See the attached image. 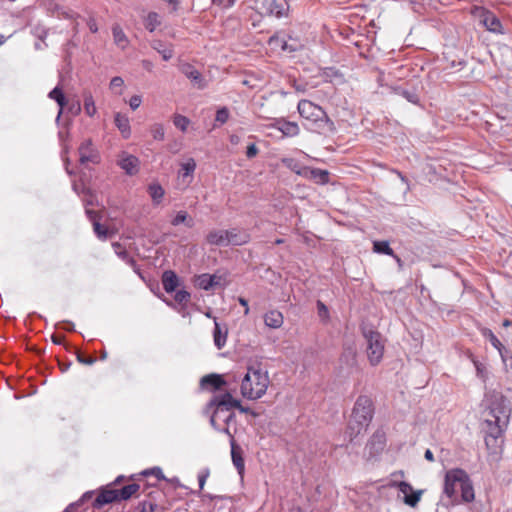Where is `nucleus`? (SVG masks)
<instances>
[{
    "label": "nucleus",
    "instance_id": "nucleus-49",
    "mask_svg": "<svg viewBox=\"0 0 512 512\" xmlns=\"http://www.w3.org/2000/svg\"><path fill=\"white\" fill-rule=\"evenodd\" d=\"M473 363L475 365V368H476V372H477V375L479 377H481L482 379H485V367L483 366V364H481L479 361L477 360H473Z\"/></svg>",
    "mask_w": 512,
    "mask_h": 512
},
{
    "label": "nucleus",
    "instance_id": "nucleus-15",
    "mask_svg": "<svg viewBox=\"0 0 512 512\" xmlns=\"http://www.w3.org/2000/svg\"><path fill=\"white\" fill-rule=\"evenodd\" d=\"M117 164L126 172V174L132 176L138 173L140 161L136 156L127 152H122L119 155Z\"/></svg>",
    "mask_w": 512,
    "mask_h": 512
},
{
    "label": "nucleus",
    "instance_id": "nucleus-35",
    "mask_svg": "<svg viewBox=\"0 0 512 512\" xmlns=\"http://www.w3.org/2000/svg\"><path fill=\"white\" fill-rule=\"evenodd\" d=\"M83 98H84V111L85 113L89 116V117H93L96 112H97V108H96V105H95V102H94V98L91 94V92L89 91H86L83 93Z\"/></svg>",
    "mask_w": 512,
    "mask_h": 512
},
{
    "label": "nucleus",
    "instance_id": "nucleus-10",
    "mask_svg": "<svg viewBox=\"0 0 512 512\" xmlns=\"http://www.w3.org/2000/svg\"><path fill=\"white\" fill-rule=\"evenodd\" d=\"M122 480L123 476H119L112 484L102 488L93 502V507L95 509H101L106 504L118 502L117 489L113 488V486L118 485Z\"/></svg>",
    "mask_w": 512,
    "mask_h": 512
},
{
    "label": "nucleus",
    "instance_id": "nucleus-25",
    "mask_svg": "<svg viewBox=\"0 0 512 512\" xmlns=\"http://www.w3.org/2000/svg\"><path fill=\"white\" fill-rule=\"evenodd\" d=\"M206 241L210 245L227 246V232L222 229H214L206 235Z\"/></svg>",
    "mask_w": 512,
    "mask_h": 512
},
{
    "label": "nucleus",
    "instance_id": "nucleus-3",
    "mask_svg": "<svg viewBox=\"0 0 512 512\" xmlns=\"http://www.w3.org/2000/svg\"><path fill=\"white\" fill-rule=\"evenodd\" d=\"M269 384L270 379L266 370L249 367L241 381V395L248 400H257L265 395Z\"/></svg>",
    "mask_w": 512,
    "mask_h": 512
},
{
    "label": "nucleus",
    "instance_id": "nucleus-51",
    "mask_svg": "<svg viewBox=\"0 0 512 512\" xmlns=\"http://www.w3.org/2000/svg\"><path fill=\"white\" fill-rule=\"evenodd\" d=\"M258 154V148L255 144H250L247 147L246 155L248 158H253Z\"/></svg>",
    "mask_w": 512,
    "mask_h": 512
},
{
    "label": "nucleus",
    "instance_id": "nucleus-64",
    "mask_svg": "<svg viewBox=\"0 0 512 512\" xmlns=\"http://www.w3.org/2000/svg\"><path fill=\"white\" fill-rule=\"evenodd\" d=\"M283 242H284V240H283V239H277V240L275 241V244H276V245H279V244H282Z\"/></svg>",
    "mask_w": 512,
    "mask_h": 512
},
{
    "label": "nucleus",
    "instance_id": "nucleus-50",
    "mask_svg": "<svg viewBox=\"0 0 512 512\" xmlns=\"http://www.w3.org/2000/svg\"><path fill=\"white\" fill-rule=\"evenodd\" d=\"M87 26L91 33L98 32V25H97L96 19L94 17H89L87 19Z\"/></svg>",
    "mask_w": 512,
    "mask_h": 512
},
{
    "label": "nucleus",
    "instance_id": "nucleus-26",
    "mask_svg": "<svg viewBox=\"0 0 512 512\" xmlns=\"http://www.w3.org/2000/svg\"><path fill=\"white\" fill-rule=\"evenodd\" d=\"M162 285L167 293L176 291L179 285V278L176 273L172 270L164 271L162 274Z\"/></svg>",
    "mask_w": 512,
    "mask_h": 512
},
{
    "label": "nucleus",
    "instance_id": "nucleus-59",
    "mask_svg": "<svg viewBox=\"0 0 512 512\" xmlns=\"http://www.w3.org/2000/svg\"><path fill=\"white\" fill-rule=\"evenodd\" d=\"M225 415H226L225 413H221V414H220V416H219V417H217V421H218L219 419H222V420L224 421ZM216 429H217V430H221L220 425H219V423H218V422H217V428H216Z\"/></svg>",
    "mask_w": 512,
    "mask_h": 512
},
{
    "label": "nucleus",
    "instance_id": "nucleus-6",
    "mask_svg": "<svg viewBox=\"0 0 512 512\" xmlns=\"http://www.w3.org/2000/svg\"><path fill=\"white\" fill-rule=\"evenodd\" d=\"M374 416V404L367 395H360L353 407L350 429L356 434L367 429Z\"/></svg>",
    "mask_w": 512,
    "mask_h": 512
},
{
    "label": "nucleus",
    "instance_id": "nucleus-1",
    "mask_svg": "<svg viewBox=\"0 0 512 512\" xmlns=\"http://www.w3.org/2000/svg\"><path fill=\"white\" fill-rule=\"evenodd\" d=\"M511 409L503 396L495 397L483 412L482 430L487 450L497 454L502 447L503 434L508 426Z\"/></svg>",
    "mask_w": 512,
    "mask_h": 512
},
{
    "label": "nucleus",
    "instance_id": "nucleus-33",
    "mask_svg": "<svg viewBox=\"0 0 512 512\" xmlns=\"http://www.w3.org/2000/svg\"><path fill=\"white\" fill-rule=\"evenodd\" d=\"M185 224L187 227L192 228L194 226L193 218L186 211H179L176 216L171 220L172 226H178Z\"/></svg>",
    "mask_w": 512,
    "mask_h": 512
},
{
    "label": "nucleus",
    "instance_id": "nucleus-30",
    "mask_svg": "<svg viewBox=\"0 0 512 512\" xmlns=\"http://www.w3.org/2000/svg\"><path fill=\"white\" fill-rule=\"evenodd\" d=\"M181 71L186 75V77H188L189 79H191L192 81L197 83L199 88L204 87V85L201 84V82H202L201 73L197 69H195L192 65H190V64L183 65L181 68Z\"/></svg>",
    "mask_w": 512,
    "mask_h": 512
},
{
    "label": "nucleus",
    "instance_id": "nucleus-9",
    "mask_svg": "<svg viewBox=\"0 0 512 512\" xmlns=\"http://www.w3.org/2000/svg\"><path fill=\"white\" fill-rule=\"evenodd\" d=\"M255 9L260 15L281 18L287 16L289 5L287 0H256Z\"/></svg>",
    "mask_w": 512,
    "mask_h": 512
},
{
    "label": "nucleus",
    "instance_id": "nucleus-41",
    "mask_svg": "<svg viewBox=\"0 0 512 512\" xmlns=\"http://www.w3.org/2000/svg\"><path fill=\"white\" fill-rule=\"evenodd\" d=\"M173 123L178 129L185 132L190 124V120L186 116L177 114L173 118Z\"/></svg>",
    "mask_w": 512,
    "mask_h": 512
},
{
    "label": "nucleus",
    "instance_id": "nucleus-42",
    "mask_svg": "<svg viewBox=\"0 0 512 512\" xmlns=\"http://www.w3.org/2000/svg\"><path fill=\"white\" fill-rule=\"evenodd\" d=\"M191 295L186 290H179L175 293L174 300L181 304L186 305L190 301Z\"/></svg>",
    "mask_w": 512,
    "mask_h": 512
},
{
    "label": "nucleus",
    "instance_id": "nucleus-23",
    "mask_svg": "<svg viewBox=\"0 0 512 512\" xmlns=\"http://www.w3.org/2000/svg\"><path fill=\"white\" fill-rule=\"evenodd\" d=\"M226 384L225 380L221 375L218 374H209L201 379V386L205 389H210L212 391L219 390Z\"/></svg>",
    "mask_w": 512,
    "mask_h": 512
},
{
    "label": "nucleus",
    "instance_id": "nucleus-20",
    "mask_svg": "<svg viewBox=\"0 0 512 512\" xmlns=\"http://www.w3.org/2000/svg\"><path fill=\"white\" fill-rule=\"evenodd\" d=\"M268 44H269L270 48L274 51L293 52V51H297L301 47L300 44H297V45L288 44V42L285 40V38L281 37L279 34H275L272 37H270Z\"/></svg>",
    "mask_w": 512,
    "mask_h": 512
},
{
    "label": "nucleus",
    "instance_id": "nucleus-24",
    "mask_svg": "<svg viewBox=\"0 0 512 512\" xmlns=\"http://www.w3.org/2000/svg\"><path fill=\"white\" fill-rule=\"evenodd\" d=\"M264 323L272 329H279L284 323V316L278 310H270L264 314Z\"/></svg>",
    "mask_w": 512,
    "mask_h": 512
},
{
    "label": "nucleus",
    "instance_id": "nucleus-32",
    "mask_svg": "<svg viewBox=\"0 0 512 512\" xmlns=\"http://www.w3.org/2000/svg\"><path fill=\"white\" fill-rule=\"evenodd\" d=\"M87 214L89 215L90 219L93 221L94 232L97 234L98 238L103 239V240L106 239L108 237L109 231L105 226L101 225L96 220V212L87 210Z\"/></svg>",
    "mask_w": 512,
    "mask_h": 512
},
{
    "label": "nucleus",
    "instance_id": "nucleus-54",
    "mask_svg": "<svg viewBox=\"0 0 512 512\" xmlns=\"http://www.w3.org/2000/svg\"><path fill=\"white\" fill-rule=\"evenodd\" d=\"M207 477H208V473H201L198 475V482H199V487L201 490L204 488Z\"/></svg>",
    "mask_w": 512,
    "mask_h": 512
},
{
    "label": "nucleus",
    "instance_id": "nucleus-62",
    "mask_svg": "<svg viewBox=\"0 0 512 512\" xmlns=\"http://www.w3.org/2000/svg\"><path fill=\"white\" fill-rule=\"evenodd\" d=\"M510 324H511V321H510V320H508V319H505V320L503 321V326H504V327H508Z\"/></svg>",
    "mask_w": 512,
    "mask_h": 512
},
{
    "label": "nucleus",
    "instance_id": "nucleus-40",
    "mask_svg": "<svg viewBox=\"0 0 512 512\" xmlns=\"http://www.w3.org/2000/svg\"><path fill=\"white\" fill-rule=\"evenodd\" d=\"M282 163L287 167L289 168L290 170H292L293 172H295L297 175H300V172H302L306 166H301L295 159L293 158H283L282 160Z\"/></svg>",
    "mask_w": 512,
    "mask_h": 512
},
{
    "label": "nucleus",
    "instance_id": "nucleus-45",
    "mask_svg": "<svg viewBox=\"0 0 512 512\" xmlns=\"http://www.w3.org/2000/svg\"><path fill=\"white\" fill-rule=\"evenodd\" d=\"M76 357H77L78 362H80L81 364H84V365H92L95 362V358L94 357H92V356H85L80 351L76 352Z\"/></svg>",
    "mask_w": 512,
    "mask_h": 512
},
{
    "label": "nucleus",
    "instance_id": "nucleus-60",
    "mask_svg": "<svg viewBox=\"0 0 512 512\" xmlns=\"http://www.w3.org/2000/svg\"><path fill=\"white\" fill-rule=\"evenodd\" d=\"M160 46H161V42L157 41V42L154 43L153 48L156 49L159 52V50H161Z\"/></svg>",
    "mask_w": 512,
    "mask_h": 512
},
{
    "label": "nucleus",
    "instance_id": "nucleus-7",
    "mask_svg": "<svg viewBox=\"0 0 512 512\" xmlns=\"http://www.w3.org/2000/svg\"><path fill=\"white\" fill-rule=\"evenodd\" d=\"M363 336L367 343L366 354L370 365H379L385 352V339L375 330L364 331Z\"/></svg>",
    "mask_w": 512,
    "mask_h": 512
},
{
    "label": "nucleus",
    "instance_id": "nucleus-58",
    "mask_svg": "<svg viewBox=\"0 0 512 512\" xmlns=\"http://www.w3.org/2000/svg\"><path fill=\"white\" fill-rule=\"evenodd\" d=\"M424 456H425V458H426L428 461H430V462H433V461H434V455H433V453H432V451H431V450L427 449V450L425 451Z\"/></svg>",
    "mask_w": 512,
    "mask_h": 512
},
{
    "label": "nucleus",
    "instance_id": "nucleus-19",
    "mask_svg": "<svg viewBox=\"0 0 512 512\" xmlns=\"http://www.w3.org/2000/svg\"><path fill=\"white\" fill-rule=\"evenodd\" d=\"M224 433H226L231 438V457L234 466L241 474L244 471V459L242 456V449L236 444L234 437L229 431V428H223Z\"/></svg>",
    "mask_w": 512,
    "mask_h": 512
},
{
    "label": "nucleus",
    "instance_id": "nucleus-17",
    "mask_svg": "<svg viewBox=\"0 0 512 512\" xmlns=\"http://www.w3.org/2000/svg\"><path fill=\"white\" fill-rule=\"evenodd\" d=\"M300 176L311 180L316 184L324 185L329 182V172L319 168L305 167V169L300 172Z\"/></svg>",
    "mask_w": 512,
    "mask_h": 512
},
{
    "label": "nucleus",
    "instance_id": "nucleus-2",
    "mask_svg": "<svg viewBox=\"0 0 512 512\" xmlns=\"http://www.w3.org/2000/svg\"><path fill=\"white\" fill-rule=\"evenodd\" d=\"M297 109L300 116L309 123L311 130L322 135L330 134L335 130L334 123L321 106L303 99L299 101Z\"/></svg>",
    "mask_w": 512,
    "mask_h": 512
},
{
    "label": "nucleus",
    "instance_id": "nucleus-43",
    "mask_svg": "<svg viewBox=\"0 0 512 512\" xmlns=\"http://www.w3.org/2000/svg\"><path fill=\"white\" fill-rule=\"evenodd\" d=\"M151 134L155 140H160V141L163 140L164 135H165L163 125L162 124H154L151 127Z\"/></svg>",
    "mask_w": 512,
    "mask_h": 512
},
{
    "label": "nucleus",
    "instance_id": "nucleus-44",
    "mask_svg": "<svg viewBox=\"0 0 512 512\" xmlns=\"http://www.w3.org/2000/svg\"><path fill=\"white\" fill-rule=\"evenodd\" d=\"M229 118V111L226 107L220 108L216 113V121L224 124Z\"/></svg>",
    "mask_w": 512,
    "mask_h": 512
},
{
    "label": "nucleus",
    "instance_id": "nucleus-37",
    "mask_svg": "<svg viewBox=\"0 0 512 512\" xmlns=\"http://www.w3.org/2000/svg\"><path fill=\"white\" fill-rule=\"evenodd\" d=\"M226 339H227V330L222 332L219 323L215 320L214 343L218 349H221L225 345Z\"/></svg>",
    "mask_w": 512,
    "mask_h": 512
},
{
    "label": "nucleus",
    "instance_id": "nucleus-5",
    "mask_svg": "<svg viewBox=\"0 0 512 512\" xmlns=\"http://www.w3.org/2000/svg\"><path fill=\"white\" fill-rule=\"evenodd\" d=\"M240 407V400L232 396L231 393L225 392L219 395H215L207 404V412L213 411L210 418V423L214 428H217V417L221 413H225L224 422L228 424L235 418L233 409Z\"/></svg>",
    "mask_w": 512,
    "mask_h": 512
},
{
    "label": "nucleus",
    "instance_id": "nucleus-34",
    "mask_svg": "<svg viewBox=\"0 0 512 512\" xmlns=\"http://www.w3.org/2000/svg\"><path fill=\"white\" fill-rule=\"evenodd\" d=\"M373 251L379 254H385L389 256H393L400 261V258L394 254L393 249L389 246L387 241H374L373 242Z\"/></svg>",
    "mask_w": 512,
    "mask_h": 512
},
{
    "label": "nucleus",
    "instance_id": "nucleus-16",
    "mask_svg": "<svg viewBox=\"0 0 512 512\" xmlns=\"http://www.w3.org/2000/svg\"><path fill=\"white\" fill-rule=\"evenodd\" d=\"M399 491L404 494L405 504L415 507L421 499L422 491H413L412 486L407 482H399L397 485Z\"/></svg>",
    "mask_w": 512,
    "mask_h": 512
},
{
    "label": "nucleus",
    "instance_id": "nucleus-31",
    "mask_svg": "<svg viewBox=\"0 0 512 512\" xmlns=\"http://www.w3.org/2000/svg\"><path fill=\"white\" fill-rule=\"evenodd\" d=\"M112 34H113L114 42L117 46L121 47L122 49H124L128 46V43H129L128 38L125 35L122 28L118 24L113 26Z\"/></svg>",
    "mask_w": 512,
    "mask_h": 512
},
{
    "label": "nucleus",
    "instance_id": "nucleus-29",
    "mask_svg": "<svg viewBox=\"0 0 512 512\" xmlns=\"http://www.w3.org/2000/svg\"><path fill=\"white\" fill-rule=\"evenodd\" d=\"M147 191L155 205H158L161 203V201L165 195V191L159 183L155 182V183L149 184Z\"/></svg>",
    "mask_w": 512,
    "mask_h": 512
},
{
    "label": "nucleus",
    "instance_id": "nucleus-48",
    "mask_svg": "<svg viewBox=\"0 0 512 512\" xmlns=\"http://www.w3.org/2000/svg\"><path fill=\"white\" fill-rule=\"evenodd\" d=\"M317 307H318L319 316L323 317L325 319H328L329 311H328V308L326 307V305L323 302L318 301L317 302Z\"/></svg>",
    "mask_w": 512,
    "mask_h": 512
},
{
    "label": "nucleus",
    "instance_id": "nucleus-52",
    "mask_svg": "<svg viewBox=\"0 0 512 512\" xmlns=\"http://www.w3.org/2000/svg\"><path fill=\"white\" fill-rule=\"evenodd\" d=\"M159 53L161 54L163 60L168 61L173 56V50L171 48H165L162 50H159Z\"/></svg>",
    "mask_w": 512,
    "mask_h": 512
},
{
    "label": "nucleus",
    "instance_id": "nucleus-56",
    "mask_svg": "<svg viewBox=\"0 0 512 512\" xmlns=\"http://www.w3.org/2000/svg\"><path fill=\"white\" fill-rule=\"evenodd\" d=\"M69 110L77 115L80 111H81V106H80V102L79 101H76L74 104H72L70 107H69Z\"/></svg>",
    "mask_w": 512,
    "mask_h": 512
},
{
    "label": "nucleus",
    "instance_id": "nucleus-47",
    "mask_svg": "<svg viewBox=\"0 0 512 512\" xmlns=\"http://www.w3.org/2000/svg\"><path fill=\"white\" fill-rule=\"evenodd\" d=\"M141 103L142 98L139 95H134L129 100V106L131 107L132 110H136L137 108H139Z\"/></svg>",
    "mask_w": 512,
    "mask_h": 512
},
{
    "label": "nucleus",
    "instance_id": "nucleus-36",
    "mask_svg": "<svg viewBox=\"0 0 512 512\" xmlns=\"http://www.w3.org/2000/svg\"><path fill=\"white\" fill-rule=\"evenodd\" d=\"M48 96L50 99L55 100L57 102V104L60 107L58 115H61L66 105V98L62 90L59 87H55L52 91H50Z\"/></svg>",
    "mask_w": 512,
    "mask_h": 512
},
{
    "label": "nucleus",
    "instance_id": "nucleus-14",
    "mask_svg": "<svg viewBox=\"0 0 512 512\" xmlns=\"http://www.w3.org/2000/svg\"><path fill=\"white\" fill-rule=\"evenodd\" d=\"M195 170L196 162L193 158H189L180 164V169L178 170V181L184 188L188 187L192 183Z\"/></svg>",
    "mask_w": 512,
    "mask_h": 512
},
{
    "label": "nucleus",
    "instance_id": "nucleus-28",
    "mask_svg": "<svg viewBox=\"0 0 512 512\" xmlns=\"http://www.w3.org/2000/svg\"><path fill=\"white\" fill-rule=\"evenodd\" d=\"M114 122L122 136L126 139L129 138L131 134L129 118L121 113H116Z\"/></svg>",
    "mask_w": 512,
    "mask_h": 512
},
{
    "label": "nucleus",
    "instance_id": "nucleus-4",
    "mask_svg": "<svg viewBox=\"0 0 512 512\" xmlns=\"http://www.w3.org/2000/svg\"><path fill=\"white\" fill-rule=\"evenodd\" d=\"M459 486L462 501L470 503L475 499L474 488L467 472L460 468L450 469L445 474L444 493L450 499L456 494V487Z\"/></svg>",
    "mask_w": 512,
    "mask_h": 512
},
{
    "label": "nucleus",
    "instance_id": "nucleus-63",
    "mask_svg": "<svg viewBox=\"0 0 512 512\" xmlns=\"http://www.w3.org/2000/svg\"><path fill=\"white\" fill-rule=\"evenodd\" d=\"M144 66L147 68V69H150V66H151V63L148 62V61H144Z\"/></svg>",
    "mask_w": 512,
    "mask_h": 512
},
{
    "label": "nucleus",
    "instance_id": "nucleus-12",
    "mask_svg": "<svg viewBox=\"0 0 512 512\" xmlns=\"http://www.w3.org/2000/svg\"><path fill=\"white\" fill-rule=\"evenodd\" d=\"M339 371H351L356 369L358 366V353L357 348L354 344L345 345L340 354L339 360Z\"/></svg>",
    "mask_w": 512,
    "mask_h": 512
},
{
    "label": "nucleus",
    "instance_id": "nucleus-13",
    "mask_svg": "<svg viewBox=\"0 0 512 512\" xmlns=\"http://www.w3.org/2000/svg\"><path fill=\"white\" fill-rule=\"evenodd\" d=\"M79 159L82 164L86 163H98L100 156L98 151L95 149L91 140H85L81 143L79 149Z\"/></svg>",
    "mask_w": 512,
    "mask_h": 512
},
{
    "label": "nucleus",
    "instance_id": "nucleus-46",
    "mask_svg": "<svg viewBox=\"0 0 512 512\" xmlns=\"http://www.w3.org/2000/svg\"><path fill=\"white\" fill-rule=\"evenodd\" d=\"M124 85V80L121 77H113L110 81V88L112 90L121 89Z\"/></svg>",
    "mask_w": 512,
    "mask_h": 512
},
{
    "label": "nucleus",
    "instance_id": "nucleus-11",
    "mask_svg": "<svg viewBox=\"0 0 512 512\" xmlns=\"http://www.w3.org/2000/svg\"><path fill=\"white\" fill-rule=\"evenodd\" d=\"M163 497V492L159 489L150 491L147 499L140 501L134 508L133 512H164L165 507L160 506L158 501Z\"/></svg>",
    "mask_w": 512,
    "mask_h": 512
},
{
    "label": "nucleus",
    "instance_id": "nucleus-55",
    "mask_svg": "<svg viewBox=\"0 0 512 512\" xmlns=\"http://www.w3.org/2000/svg\"><path fill=\"white\" fill-rule=\"evenodd\" d=\"M52 342L57 345H61L64 343L65 337L63 335H52Z\"/></svg>",
    "mask_w": 512,
    "mask_h": 512
},
{
    "label": "nucleus",
    "instance_id": "nucleus-27",
    "mask_svg": "<svg viewBox=\"0 0 512 512\" xmlns=\"http://www.w3.org/2000/svg\"><path fill=\"white\" fill-rule=\"evenodd\" d=\"M275 127L286 137H295L300 132L299 126L295 122L278 120Z\"/></svg>",
    "mask_w": 512,
    "mask_h": 512
},
{
    "label": "nucleus",
    "instance_id": "nucleus-22",
    "mask_svg": "<svg viewBox=\"0 0 512 512\" xmlns=\"http://www.w3.org/2000/svg\"><path fill=\"white\" fill-rule=\"evenodd\" d=\"M481 332V335L488 339L491 343V345L498 350L500 356H501V359L504 363H506L507 359H506V350H505V347L504 345L501 343V341L496 337V335L492 332V330H490L489 328H481L480 330Z\"/></svg>",
    "mask_w": 512,
    "mask_h": 512
},
{
    "label": "nucleus",
    "instance_id": "nucleus-38",
    "mask_svg": "<svg viewBox=\"0 0 512 512\" xmlns=\"http://www.w3.org/2000/svg\"><path fill=\"white\" fill-rule=\"evenodd\" d=\"M161 24L160 16L156 12L148 13L144 20V25L147 30L153 32Z\"/></svg>",
    "mask_w": 512,
    "mask_h": 512
},
{
    "label": "nucleus",
    "instance_id": "nucleus-8",
    "mask_svg": "<svg viewBox=\"0 0 512 512\" xmlns=\"http://www.w3.org/2000/svg\"><path fill=\"white\" fill-rule=\"evenodd\" d=\"M142 475L145 477H152L154 480L147 484L146 483L141 484V482H144V479H139L138 483H131V484H128L120 489H117L119 501L128 500L132 497H138L139 491L142 486H143V489H145V487L147 485L155 486L158 482H160L161 480H163L165 478L162 470L158 467L152 468L150 470H146L142 473Z\"/></svg>",
    "mask_w": 512,
    "mask_h": 512
},
{
    "label": "nucleus",
    "instance_id": "nucleus-21",
    "mask_svg": "<svg viewBox=\"0 0 512 512\" xmlns=\"http://www.w3.org/2000/svg\"><path fill=\"white\" fill-rule=\"evenodd\" d=\"M481 22L491 32H501L502 25L500 20L490 11L481 9Z\"/></svg>",
    "mask_w": 512,
    "mask_h": 512
},
{
    "label": "nucleus",
    "instance_id": "nucleus-57",
    "mask_svg": "<svg viewBox=\"0 0 512 512\" xmlns=\"http://www.w3.org/2000/svg\"><path fill=\"white\" fill-rule=\"evenodd\" d=\"M59 15L63 16L64 18H67V19H72L74 18L75 16H77L75 13H73L72 11H62L61 13H59Z\"/></svg>",
    "mask_w": 512,
    "mask_h": 512
},
{
    "label": "nucleus",
    "instance_id": "nucleus-53",
    "mask_svg": "<svg viewBox=\"0 0 512 512\" xmlns=\"http://www.w3.org/2000/svg\"><path fill=\"white\" fill-rule=\"evenodd\" d=\"M238 302L242 307H244V315H248L250 312L248 301L243 297H239Z\"/></svg>",
    "mask_w": 512,
    "mask_h": 512
},
{
    "label": "nucleus",
    "instance_id": "nucleus-39",
    "mask_svg": "<svg viewBox=\"0 0 512 512\" xmlns=\"http://www.w3.org/2000/svg\"><path fill=\"white\" fill-rule=\"evenodd\" d=\"M197 284L201 289L209 290L215 284V276L202 274L198 277Z\"/></svg>",
    "mask_w": 512,
    "mask_h": 512
},
{
    "label": "nucleus",
    "instance_id": "nucleus-61",
    "mask_svg": "<svg viewBox=\"0 0 512 512\" xmlns=\"http://www.w3.org/2000/svg\"><path fill=\"white\" fill-rule=\"evenodd\" d=\"M235 409H239L243 413H247L249 411L248 408L243 407L241 404L240 407H235Z\"/></svg>",
    "mask_w": 512,
    "mask_h": 512
},
{
    "label": "nucleus",
    "instance_id": "nucleus-18",
    "mask_svg": "<svg viewBox=\"0 0 512 512\" xmlns=\"http://www.w3.org/2000/svg\"><path fill=\"white\" fill-rule=\"evenodd\" d=\"M227 232V246L235 245L241 246L250 241V234L243 229L231 228L226 230Z\"/></svg>",
    "mask_w": 512,
    "mask_h": 512
}]
</instances>
